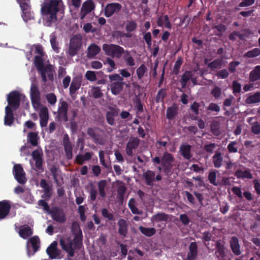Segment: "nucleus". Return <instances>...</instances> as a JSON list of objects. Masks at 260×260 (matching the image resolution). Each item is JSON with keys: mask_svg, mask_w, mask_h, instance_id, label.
I'll return each mask as SVG.
<instances>
[{"mask_svg": "<svg viewBox=\"0 0 260 260\" xmlns=\"http://www.w3.org/2000/svg\"><path fill=\"white\" fill-rule=\"evenodd\" d=\"M101 51V48L95 44H92L88 47L87 56L89 58L94 57Z\"/></svg>", "mask_w": 260, "mask_h": 260, "instance_id": "nucleus-33", "label": "nucleus"}, {"mask_svg": "<svg viewBox=\"0 0 260 260\" xmlns=\"http://www.w3.org/2000/svg\"><path fill=\"white\" fill-rule=\"evenodd\" d=\"M167 94V90L165 88L160 89L156 95L155 102L156 103L164 102V99Z\"/></svg>", "mask_w": 260, "mask_h": 260, "instance_id": "nucleus-47", "label": "nucleus"}, {"mask_svg": "<svg viewBox=\"0 0 260 260\" xmlns=\"http://www.w3.org/2000/svg\"><path fill=\"white\" fill-rule=\"evenodd\" d=\"M260 102V91L249 96L246 100L247 104H255Z\"/></svg>", "mask_w": 260, "mask_h": 260, "instance_id": "nucleus-41", "label": "nucleus"}, {"mask_svg": "<svg viewBox=\"0 0 260 260\" xmlns=\"http://www.w3.org/2000/svg\"><path fill=\"white\" fill-rule=\"evenodd\" d=\"M42 56H43L38 55L35 56L34 58V64L35 67L38 71L45 69L48 71H50V67H52V65L49 64L45 66Z\"/></svg>", "mask_w": 260, "mask_h": 260, "instance_id": "nucleus-23", "label": "nucleus"}, {"mask_svg": "<svg viewBox=\"0 0 260 260\" xmlns=\"http://www.w3.org/2000/svg\"><path fill=\"white\" fill-rule=\"evenodd\" d=\"M126 191V187L123 185L120 186L117 189V194L119 199H122Z\"/></svg>", "mask_w": 260, "mask_h": 260, "instance_id": "nucleus-61", "label": "nucleus"}, {"mask_svg": "<svg viewBox=\"0 0 260 260\" xmlns=\"http://www.w3.org/2000/svg\"><path fill=\"white\" fill-rule=\"evenodd\" d=\"M192 73L191 71H185L181 76V78L179 80V82L183 88H185L187 83L191 79Z\"/></svg>", "mask_w": 260, "mask_h": 260, "instance_id": "nucleus-28", "label": "nucleus"}, {"mask_svg": "<svg viewBox=\"0 0 260 260\" xmlns=\"http://www.w3.org/2000/svg\"><path fill=\"white\" fill-rule=\"evenodd\" d=\"M100 130V129L98 127H88L87 129V134L93 139L95 143L103 145L104 142L102 136L98 134V131Z\"/></svg>", "mask_w": 260, "mask_h": 260, "instance_id": "nucleus-15", "label": "nucleus"}, {"mask_svg": "<svg viewBox=\"0 0 260 260\" xmlns=\"http://www.w3.org/2000/svg\"><path fill=\"white\" fill-rule=\"evenodd\" d=\"M57 38L54 34H52L50 36V42L53 50L56 53H58L59 48L58 47V43L56 40Z\"/></svg>", "mask_w": 260, "mask_h": 260, "instance_id": "nucleus-43", "label": "nucleus"}, {"mask_svg": "<svg viewBox=\"0 0 260 260\" xmlns=\"http://www.w3.org/2000/svg\"><path fill=\"white\" fill-rule=\"evenodd\" d=\"M93 152H86L83 155L78 154L76 156L75 162L79 165H82L86 160H89L91 159Z\"/></svg>", "mask_w": 260, "mask_h": 260, "instance_id": "nucleus-32", "label": "nucleus"}, {"mask_svg": "<svg viewBox=\"0 0 260 260\" xmlns=\"http://www.w3.org/2000/svg\"><path fill=\"white\" fill-rule=\"evenodd\" d=\"M191 146L189 144H182L180 147L181 155L186 159L189 160L192 157L191 153Z\"/></svg>", "mask_w": 260, "mask_h": 260, "instance_id": "nucleus-25", "label": "nucleus"}, {"mask_svg": "<svg viewBox=\"0 0 260 260\" xmlns=\"http://www.w3.org/2000/svg\"><path fill=\"white\" fill-rule=\"evenodd\" d=\"M198 255V246L196 242H191L189 246L186 260H194Z\"/></svg>", "mask_w": 260, "mask_h": 260, "instance_id": "nucleus-27", "label": "nucleus"}, {"mask_svg": "<svg viewBox=\"0 0 260 260\" xmlns=\"http://www.w3.org/2000/svg\"><path fill=\"white\" fill-rule=\"evenodd\" d=\"M13 174L15 179L19 183L24 184L26 183L27 179L25 177V173L20 164H15L14 166Z\"/></svg>", "mask_w": 260, "mask_h": 260, "instance_id": "nucleus-10", "label": "nucleus"}, {"mask_svg": "<svg viewBox=\"0 0 260 260\" xmlns=\"http://www.w3.org/2000/svg\"><path fill=\"white\" fill-rule=\"evenodd\" d=\"M237 143L236 141L231 142L228 146V149L230 152L235 153L238 151L236 146Z\"/></svg>", "mask_w": 260, "mask_h": 260, "instance_id": "nucleus-60", "label": "nucleus"}, {"mask_svg": "<svg viewBox=\"0 0 260 260\" xmlns=\"http://www.w3.org/2000/svg\"><path fill=\"white\" fill-rule=\"evenodd\" d=\"M71 231L73 234L74 235V236H75V235L81 236V239L82 241V233L78 222L74 221L72 223L71 226Z\"/></svg>", "mask_w": 260, "mask_h": 260, "instance_id": "nucleus-40", "label": "nucleus"}, {"mask_svg": "<svg viewBox=\"0 0 260 260\" xmlns=\"http://www.w3.org/2000/svg\"><path fill=\"white\" fill-rule=\"evenodd\" d=\"M19 236L23 239H27L33 234V230L29 225L25 224L20 226L18 232Z\"/></svg>", "mask_w": 260, "mask_h": 260, "instance_id": "nucleus-21", "label": "nucleus"}, {"mask_svg": "<svg viewBox=\"0 0 260 260\" xmlns=\"http://www.w3.org/2000/svg\"><path fill=\"white\" fill-rule=\"evenodd\" d=\"M63 144L66 157L68 159H71L73 157V147L70 141L69 136L67 134L65 135L64 136Z\"/></svg>", "mask_w": 260, "mask_h": 260, "instance_id": "nucleus-18", "label": "nucleus"}, {"mask_svg": "<svg viewBox=\"0 0 260 260\" xmlns=\"http://www.w3.org/2000/svg\"><path fill=\"white\" fill-rule=\"evenodd\" d=\"M14 122V116L13 109L11 107L7 106L5 107V116L4 118V124L6 125L11 126Z\"/></svg>", "mask_w": 260, "mask_h": 260, "instance_id": "nucleus-20", "label": "nucleus"}, {"mask_svg": "<svg viewBox=\"0 0 260 260\" xmlns=\"http://www.w3.org/2000/svg\"><path fill=\"white\" fill-rule=\"evenodd\" d=\"M82 46V37L80 34L73 35L71 38L68 49V53L71 56H74Z\"/></svg>", "mask_w": 260, "mask_h": 260, "instance_id": "nucleus-3", "label": "nucleus"}, {"mask_svg": "<svg viewBox=\"0 0 260 260\" xmlns=\"http://www.w3.org/2000/svg\"><path fill=\"white\" fill-rule=\"evenodd\" d=\"M122 8L119 3H112L107 4L104 9V15L106 17H110L114 13H118Z\"/></svg>", "mask_w": 260, "mask_h": 260, "instance_id": "nucleus-11", "label": "nucleus"}, {"mask_svg": "<svg viewBox=\"0 0 260 260\" xmlns=\"http://www.w3.org/2000/svg\"><path fill=\"white\" fill-rule=\"evenodd\" d=\"M137 27V23L134 21H127L125 26L126 30L127 32L134 31Z\"/></svg>", "mask_w": 260, "mask_h": 260, "instance_id": "nucleus-51", "label": "nucleus"}, {"mask_svg": "<svg viewBox=\"0 0 260 260\" xmlns=\"http://www.w3.org/2000/svg\"><path fill=\"white\" fill-rule=\"evenodd\" d=\"M50 171L53 176L54 182L58 184V180L57 179V177L58 176V169L56 167L53 166L50 168Z\"/></svg>", "mask_w": 260, "mask_h": 260, "instance_id": "nucleus-56", "label": "nucleus"}, {"mask_svg": "<svg viewBox=\"0 0 260 260\" xmlns=\"http://www.w3.org/2000/svg\"><path fill=\"white\" fill-rule=\"evenodd\" d=\"M155 173L151 170H147L143 174V177L145 179V183L147 185L152 186L155 181Z\"/></svg>", "mask_w": 260, "mask_h": 260, "instance_id": "nucleus-26", "label": "nucleus"}, {"mask_svg": "<svg viewBox=\"0 0 260 260\" xmlns=\"http://www.w3.org/2000/svg\"><path fill=\"white\" fill-rule=\"evenodd\" d=\"M103 50L105 51V54L113 58L116 57L120 58L121 57L122 54L124 52V49L123 47L115 44H105L103 45Z\"/></svg>", "mask_w": 260, "mask_h": 260, "instance_id": "nucleus-4", "label": "nucleus"}, {"mask_svg": "<svg viewBox=\"0 0 260 260\" xmlns=\"http://www.w3.org/2000/svg\"><path fill=\"white\" fill-rule=\"evenodd\" d=\"M211 234L209 232H205L203 234V240L207 247L209 249L208 245L209 241L211 240Z\"/></svg>", "mask_w": 260, "mask_h": 260, "instance_id": "nucleus-53", "label": "nucleus"}, {"mask_svg": "<svg viewBox=\"0 0 260 260\" xmlns=\"http://www.w3.org/2000/svg\"><path fill=\"white\" fill-rule=\"evenodd\" d=\"M168 219V216L165 213H157V214L153 215L151 217V221L152 222H160L167 221Z\"/></svg>", "mask_w": 260, "mask_h": 260, "instance_id": "nucleus-37", "label": "nucleus"}, {"mask_svg": "<svg viewBox=\"0 0 260 260\" xmlns=\"http://www.w3.org/2000/svg\"><path fill=\"white\" fill-rule=\"evenodd\" d=\"M51 197V188L46 189L44 190V193L41 196V198L42 199H44L46 201H48L50 200Z\"/></svg>", "mask_w": 260, "mask_h": 260, "instance_id": "nucleus-63", "label": "nucleus"}, {"mask_svg": "<svg viewBox=\"0 0 260 260\" xmlns=\"http://www.w3.org/2000/svg\"><path fill=\"white\" fill-rule=\"evenodd\" d=\"M30 99L32 105L39 106L40 104V92L36 85H32L30 88Z\"/></svg>", "mask_w": 260, "mask_h": 260, "instance_id": "nucleus-17", "label": "nucleus"}, {"mask_svg": "<svg viewBox=\"0 0 260 260\" xmlns=\"http://www.w3.org/2000/svg\"><path fill=\"white\" fill-rule=\"evenodd\" d=\"M213 162L215 167H220L222 162V158L220 153H216L213 156Z\"/></svg>", "mask_w": 260, "mask_h": 260, "instance_id": "nucleus-50", "label": "nucleus"}, {"mask_svg": "<svg viewBox=\"0 0 260 260\" xmlns=\"http://www.w3.org/2000/svg\"><path fill=\"white\" fill-rule=\"evenodd\" d=\"M101 213L102 216L104 218H107L108 220L112 221L115 220L113 214L109 212L107 208H103L101 210Z\"/></svg>", "mask_w": 260, "mask_h": 260, "instance_id": "nucleus-49", "label": "nucleus"}, {"mask_svg": "<svg viewBox=\"0 0 260 260\" xmlns=\"http://www.w3.org/2000/svg\"><path fill=\"white\" fill-rule=\"evenodd\" d=\"M177 114V109L175 106L168 107L167 109L166 117L169 119H173Z\"/></svg>", "mask_w": 260, "mask_h": 260, "instance_id": "nucleus-42", "label": "nucleus"}, {"mask_svg": "<svg viewBox=\"0 0 260 260\" xmlns=\"http://www.w3.org/2000/svg\"><path fill=\"white\" fill-rule=\"evenodd\" d=\"M118 226V232L120 235L125 237L128 233V223L124 219H120L117 222Z\"/></svg>", "mask_w": 260, "mask_h": 260, "instance_id": "nucleus-24", "label": "nucleus"}, {"mask_svg": "<svg viewBox=\"0 0 260 260\" xmlns=\"http://www.w3.org/2000/svg\"><path fill=\"white\" fill-rule=\"evenodd\" d=\"M140 140L138 137H131L126 146V153L128 156H132L133 150L136 149L139 146Z\"/></svg>", "mask_w": 260, "mask_h": 260, "instance_id": "nucleus-13", "label": "nucleus"}, {"mask_svg": "<svg viewBox=\"0 0 260 260\" xmlns=\"http://www.w3.org/2000/svg\"><path fill=\"white\" fill-rule=\"evenodd\" d=\"M39 116L40 118V125L42 127L47 126L49 119V114L48 108L44 106L41 108Z\"/></svg>", "mask_w": 260, "mask_h": 260, "instance_id": "nucleus-22", "label": "nucleus"}, {"mask_svg": "<svg viewBox=\"0 0 260 260\" xmlns=\"http://www.w3.org/2000/svg\"><path fill=\"white\" fill-rule=\"evenodd\" d=\"M28 243H29L33 249L34 254L36 252H37L39 249L40 248V240L38 236H34L30 238L27 243V254L29 256H30V250L28 247Z\"/></svg>", "mask_w": 260, "mask_h": 260, "instance_id": "nucleus-19", "label": "nucleus"}, {"mask_svg": "<svg viewBox=\"0 0 260 260\" xmlns=\"http://www.w3.org/2000/svg\"><path fill=\"white\" fill-rule=\"evenodd\" d=\"M39 137L36 132H29L27 135V142L31 144L32 146H37L38 144Z\"/></svg>", "mask_w": 260, "mask_h": 260, "instance_id": "nucleus-36", "label": "nucleus"}, {"mask_svg": "<svg viewBox=\"0 0 260 260\" xmlns=\"http://www.w3.org/2000/svg\"><path fill=\"white\" fill-rule=\"evenodd\" d=\"M123 82H113L111 84V91L113 94L118 95L123 89Z\"/></svg>", "mask_w": 260, "mask_h": 260, "instance_id": "nucleus-31", "label": "nucleus"}, {"mask_svg": "<svg viewBox=\"0 0 260 260\" xmlns=\"http://www.w3.org/2000/svg\"><path fill=\"white\" fill-rule=\"evenodd\" d=\"M90 91L92 96L94 99L101 98L103 96V93L100 87L92 86Z\"/></svg>", "mask_w": 260, "mask_h": 260, "instance_id": "nucleus-44", "label": "nucleus"}, {"mask_svg": "<svg viewBox=\"0 0 260 260\" xmlns=\"http://www.w3.org/2000/svg\"><path fill=\"white\" fill-rule=\"evenodd\" d=\"M41 76L42 80L44 82H46L47 81V75L48 79L50 81H53L54 79L52 67H50V71H48L47 69H44L38 71Z\"/></svg>", "mask_w": 260, "mask_h": 260, "instance_id": "nucleus-30", "label": "nucleus"}, {"mask_svg": "<svg viewBox=\"0 0 260 260\" xmlns=\"http://www.w3.org/2000/svg\"><path fill=\"white\" fill-rule=\"evenodd\" d=\"M230 244L232 250L234 254L237 255L240 254L241 251L238 239L236 237H233L231 240Z\"/></svg>", "mask_w": 260, "mask_h": 260, "instance_id": "nucleus-34", "label": "nucleus"}, {"mask_svg": "<svg viewBox=\"0 0 260 260\" xmlns=\"http://www.w3.org/2000/svg\"><path fill=\"white\" fill-rule=\"evenodd\" d=\"M81 86V82L77 78H74L71 82L70 87V94L73 96L76 92L80 88Z\"/></svg>", "mask_w": 260, "mask_h": 260, "instance_id": "nucleus-35", "label": "nucleus"}, {"mask_svg": "<svg viewBox=\"0 0 260 260\" xmlns=\"http://www.w3.org/2000/svg\"><path fill=\"white\" fill-rule=\"evenodd\" d=\"M144 39L148 47L150 48L152 45V37L151 35L150 32H147L145 33L144 35Z\"/></svg>", "mask_w": 260, "mask_h": 260, "instance_id": "nucleus-59", "label": "nucleus"}, {"mask_svg": "<svg viewBox=\"0 0 260 260\" xmlns=\"http://www.w3.org/2000/svg\"><path fill=\"white\" fill-rule=\"evenodd\" d=\"M57 242L53 241L47 248L46 253L51 259H61L63 257L61 251L57 248Z\"/></svg>", "mask_w": 260, "mask_h": 260, "instance_id": "nucleus-9", "label": "nucleus"}, {"mask_svg": "<svg viewBox=\"0 0 260 260\" xmlns=\"http://www.w3.org/2000/svg\"><path fill=\"white\" fill-rule=\"evenodd\" d=\"M68 104L67 102L63 101H60L58 107L57 115L56 117L57 121L67 122L68 121Z\"/></svg>", "mask_w": 260, "mask_h": 260, "instance_id": "nucleus-8", "label": "nucleus"}, {"mask_svg": "<svg viewBox=\"0 0 260 260\" xmlns=\"http://www.w3.org/2000/svg\"><path fill=\"white\" fill-rule=\"evenodd\" d=\"M179 219L180 221L184 225H187L189 224L190 220L188 216L185 214H182L180 215Z\"/></svg>", "mask_w": 260, "mask_h": 260, "instance_id": "nucleus-64", "label": "nucleus"}, {"mask_svg": "<svg viewBox=\"0 0 260 260\" xmlns=\"http://www.w3.org/2000/svg\"><path fill=\"white\" fill-rule=\"evenodd\" d=\"M61 2V0H50L42 7V13L49 16V21H54L56 20V14L59 11V5Z\"/></svg>", "mask_w": 260, "mask_h": 260, "instance_id": "nucleus-2", "label": "nucleus"}, {"mask_svg": "<svg viewBox=\"0 0 260 260\" xmlns=\"http://www.w3.org/2000/svg\"><path fill=\"white\" fill-rule=\"evenodd\" d=\"M174 159L172 155L168 152L163 153L161 159L162 171L166 174H171L173 167L172 163Z\"/></svg>", "mask_w": 260, "mask_h": 260, "instance_id": "nucleus-5", "label": "nucleus"}, {"mask_svg": "<svg viewBox=\"0 0 260 260\" xmlns=\"http://www.w3.org/2000/svg\"><path fill=\"white\" fill-rule=\"evenodd\" d=\"M46 200H40L38 202V205L39 206H41L43 207V210L46 211L48 213L51 210L49 208L48 204L46 202Z\"/></svg>", "mask_w": 260, "mask_h": 260, "instance_id": "nucleus-57", "label": "nucleus"}, {"mask_svg": "<svg viewBox=\"0 0 260 260\" xmlns=\"http://www.w3.org/2000/svg\"><path fill=\"white\" fill-rule=\"evenodd\" d=\"M260 54V49L254 48L253 50L247 52L245 55L248 57H254L258 56Z\"/></svg>", "mask_w": 260, "mask_h": 260, "instance_id": "nucleus-58", "label": "nucleus"}, {"mask_svg": "<svg viewBox=\"0 0 260 260\" xmlns=\"http://www.w3.org/2000/svg\"><path fill=\"white\" fill-rule=\"evenodd\" d=\"M81 236L75 235L74 238L71 236H61L59 239V245L61 249L68 253V258L64 260L70 259L69 257H73L75 252L80 249L83 246Z\"/></svg>", "mask_w": 260, "mask_h": 260, "instance_id": "nucleus-1", "label": "nucleus"}, {"mask_svg": "<svg viewBox=\"0 0 260 260\" xmlns=\"http://www.w3.org/2000/svg\"><path fill=\"white\" fill-rule=\"evenodd\" d=\"M139 229L142 234L147 237H151L156 233V230L154 228H145L140 226Z\"/></svg>", "mask_w": 260, "mask_h": 260, "instance_id": "nucleus-38", "label": "nucleus"}, {"mask_svg": "<svg viewBox=\"0 0 260 260\" xmlns=\"http://www.w3.org/2000/svg\"><path fill=\"white\" fill-rule=\"evenodd\" d=\"M182 58L181 57H178L177 60L176 61L173 68V73L175 75H177L178 74L181 66L182 64Z\"/></svg>", "mask_w": 260, "mask_h": 260, "instance_id": "nucleus-52", "label": "nucleus"}, {"mask_svg": "<svg viewBox=\"0 0 260 260\" xmlns=\"http://www.w3.org/2000/svg\"><path fill=\"white\" fill-rule=\"evenodd\" d=\"M147 68L145 64H142L137 69L136 73L138 76V78L139 80H141L144 77L145 74L147 72Z\"/></svg>", "mask_w": 260, "mask_h": 260, "instance_id": "nucleus-46", "label": "nucleus"}, {"mask_svg": "<svg viewBox=\"0 0 260 260\" xmlns=\"http://www.w3.org/2000/svg\"><path fill=\"white\" fill-rule=\"evenodd\" d=\"M109 78L110 81L114 82H123V79L117 74L110 75Z\"/></svg>", "mask_w": 260, "mask_h": 260, "instance_id": "nucleus-62", "label": "nucleus"}, {"mask_svg": "<svg viewBox=\"0 0 260 260\" xmlns=\"http://www.w3.org/2000/svg\"><path fill=\"white\" fill-rule=\"evenodd\" d=\"M95 5L92 0H86L82 4L81 9V18H84L88 14L94 10Z\"/></svg>", "mask_w": 260, "mask_h": 260, "instance_id": "nucleus-14", "label": "nucleus"}, {"mask_svg": "<svg viewBox=\"0 0 260 260\" xmlns=\"http://www.w3.org/2000/svg\"><path fill=\"white\" fill-rule=\"evenodd\" d=\"M235 176L238 178H252V174L248 170H239L236 171Z\"/></svg>", "mask_w": 260, "mask_h": 260, "instance_id": "nucleus-39", "label": "nucleus"}, {"mask_svg": "<svg viewBox=\"0 0 260 260\" xmlns=\"http://www.w3.org/2000/svg\"><path fill=\"white\" fill-rule=\"evenodd\" d=\"M47 102L51 105H54L56 101V96L53 93H49L46 94V96Z\"/></svg>", "mask_w": 260, "mask_h": 260, "instance_id": "nucleus-54", "label": "nucleus"}, {"mask_svg": "<svg viewBox=\"0 0 260 260\" xmlns=\"http://www.w3.org/2000/svg\"><path fill=\"white\" fill-rule=\"evenodd\" d=\"M11 207L10 201L4 200L0 201V220L5 219L9 215Z\"/></svg>", "mask_w": 260, "mask_h": 260, "instance_id": "nucleus-16", "label": "nucleus"}, {"mask_svg": "<svg viewBox=\"0 0 260 260\" xmlns=\"http://www.w3.org/2000/svg\"><path fill=\"white\" fill-rule=\"evenodd\" d=\"M85 78L90 81H95L96 80V76L93 71H87L85 74Z\"/></svg>", "mask_w": 260, "mask_h": 260, "instance_id": "nucleus-55", "label": "nucleus"}, {"mask_svg": "<svg viewBox=\"0 0 260 260\" xmlns=\"http://www.w3.org/2000/svg\"><path fill=\"white\" fill-rule=\"evenodd\" d=\"M106 181L105 180H101L98 184L100 194L103 198L105 197L106 196L105 187H106Z\"/></svg>", "mask_w": 260, "mask_h": 260, "instance_id": "nucleus-48", "label": "nucleus"}, {"mask_svg": "<svg viewBox=\"0 0 260 260\" xmlns=\"http://www.w3.org/2000/svg\"><path fill=\"white\" fill-rule=\"evenodd\" d=\"M52 219L59 223H64L66 220V216L62 209L57 206H53L49 212Z\"/></svg>", "mask_w": 260, "mask_h": 260, "instance_id": "nucleus-6", "label": "nucleus"}, {"mask_svg": "<svg viewBox=\"0 0 260 260\" xmlns=\"http://www.w3.org/2000/svg\"><path fill=\"white\" fill-rule=\"evenodd\" d=\"M32 157L35 161V167L38 170L43 171V153L42 149H36L32 152Z\"/></svg>", "mask_w": 260, "mask_h": 260, "instance_id": "nucleus-12", "label": "nucleus"}, {"mask_svg": "<svg viewBox=\"0 0 260 260\" xmlns=\"http://www.w3.org/2000/svg\"><path fill=\"white\" fill-rule=\"evenodd\" d=\"M8 106L11 107L12 109L16 110L20 106L21 101V94L18 91H13L9 93L7 96Z\"/></svg>", "mask_w": 260, "mask_h": 260, "instance_id": "nucleus-7", "label": "nucleus"}, {"mask_svg": "<svg viewBox=\"0 0 260 260\" xmlns=\"http://www.w3.org/2000/svg\"><path fill=\"white\" fill-rule=\"evenodd\" d=\"M117 114V111L114 108H112L110 111L106 113V118L107 122L109 125H114L115 124L116 122L114 117L116 116Z\"/></svg>", "mask_w": 260, "mask_h": 260, "instance_id": "nucleus-29", "label": "nucleus"}, {"mask_svg": "<svg viewBox=\"0 0 260 260\" xmlns=\"http://www.w3.org/2000/svg\"><path fill=\"white\" fill-rule=\"evenodd\" d=\"M260 79V66H256L254 70L251 72L250 79L251 81H255Z\"/></svg>", "mask_w": 260, "mask_h": 260, "instance_id": "nucleus-45", "label": "nucleus"}]
</instances>
